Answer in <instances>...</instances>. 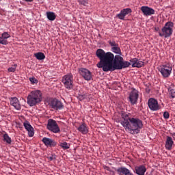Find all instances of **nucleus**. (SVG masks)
I'll use <instances>...</instances> for the list:
<instances>
[{
  "mask_svg": "<svg viewBox=\"0 0 175 175\" xmlns=\"http://www.w3.org/2000/svg\"><path fill=\"white\" fill-rule=\"evenodd\" d=\"M1 1H2V0H0V2H1Z\"/></svg>",
  "mask_w": 175,
  "mask_h": 175,
  "instance_id": "obj_39",
  "label": "nucleus"
},
{
  "mask_svg": "<svg viewBox=\"0 0 175 175\" xmlns=\"http://www.w3.org/2000/svg\"><path fill=\"white\" fill-rule=\"evenodd\" d=\"M59 146L62 147L63 150H69V148H70V144H68L66 142H60Z\"/></svg>",
  "mask_w": 175,
  "mask_h": 175,
  "instance_id": "obj_26",
  "label": "nucleus"
},
{
  "mask_svg": "<svg viewBox=\"0 0 175 175\" xmlns=\"http://www.w3.org/2000/svg\"><path fill=\"white\" fill-rule=\"evenodd\" d=\"M148 105L152 111H158V110L161 109V105L158 104V100H155V98H150L148 102Z\"/></svg>",
  "mask_w": 175,
  "mask_h": 175,
  "instance_id": "obj_11",
  "label": "nucleus"
},
{
  "mask_svg": "<svg viewBox=\"0 0 175 175\" xmlns=\"http://www.w3.org/2000/svg\"><path fill=\"white\" fill-rule=\"evenodd\" d=\"M108 43L111 47V51H112V53L118 54V55H122L121 48H120V45L116 42V41L110 40L108 41Z\"/></svg>",
  "mask_w": 175,
  "mask_h": 175,
  "instance_id": "obj_10",
  "label": "nucleus"
},
{
  "mask_svg": "<svg viewBox=\"0 0 175 175\" xmlns=\"http://www.w3.org/2000/svg\"><path fill=\"white\" fill-rule=\"evenodd\" d=\"M85 98H87L85 94H79L78 96V99H79V100H83V99H85Z\"/></svg>",
  "mask_w": 175,
  "mask_h": 175,
  "instance_id": "obj_32",
  "label": "nucleus"
},
{
  "mask_svg": "<svg viewBox=\"0 0 175 175\" xmlns=\"http://www.w3.org/2000/svg\"><path fill=\"white\" fill-rule=\"evenodd\" d=\"M105 169H106V170H107L108 172H110L111 173H112V174H114V171H111V170L110 169L109 167H106Z\"/></svg>",
  "mask_w": 175,
  "mask_h": 175,
  "instance_id": "obj_34",
  "label": "nucleus"
},
{
  "mask_svg": "<svg viewBox=\"0 0 175 175\" xmlns=\"http://www.w3.org/2000/svg\"><path fill=\"white\" fill-rule=\"evenodd\" d=\"M23 125L25 129H27V131H28V135L29 137H32L33 135H35V133L33 132V128L32 127V126H31V124L28 122H25Z\"/></svg>",
  "mask_w": 175,
  "mask_h": 175,
  "instance_id": "obj_22",
  "label": "nucleus"
},
{
  "mask_svg": "<svg viewBox=\"0 0 175 175\" xmlns=\"http://www.w3.org/2000/svg\"><path fill=\"white\" fill-rule=\"evenodd\" d=\"M49 161H54L55 159V156L48 157Z\"/></svg>",
  "mask_w": 175,
  "mask_h": 175,
  "instance_id": "obj_33",
  "label": "nucleus"
},
{
  "mask_svg": "<svg viewBox=\"0 0 175 175\" xmlns=\"http://www.w3.org/2000/svg\"><path fill=\"white\" fill-rule=\"evenodd\" d=\"M139 99V92L136 89H133L129 96V102L131 105H136Z\"/></svg>",
  "mask_w": 175,
  "mask_h": 175,
  "instance_id": "obj_9",
  "label": "nucleus"
},
{
  "mask_svg": "<svg viewBox=\"0 0 175 175\" xmlns=\"http://www.w3.org/2000/svg\"><path fill=\"white\" fill-rule=\"evenodd\" d=\"M79 3L80 5H83V6H87V5H88V1L85 0H81L79 1Z\"/></svg>",
  "mask_w": 175,
  "mask_h": 175,
  "instance_id": "obj_31",
  "label": "nucleus"
},
{
  "mask_svg": "<svg viewBox=\"0 0 175 175\" xmlns=\"http://www.w3.org/2000/svg\"><path fill=\"white\" fill-rule=\"evenodd\" d=\"M168 96L170 99H174L175 98V86L174 83H170L167 88Z\"/></svg>",
  "mask_w": 175,
  "mask_h": 175,
  "instance_id": "obj_21",
  "label": "nucleus"
},
{
  "mask_svg": "<svg viewBox=\"0 0 175 175\" xmlns=\"http://www.w3.org/2000/svg\"><path fill=\"white\" fill-rule=\"evenodd\" d=\"M34 57L38 59V61H43L44 58H46V55H44V53L42 52H38L34 54Z\"/></svg>",
  "mask_w": 175,
  "mask_h": 175,
  "instance_id": "obj_24",
  "label": "nucleus"
},
{
  "mask_svg": "<svg viewBox=\"0 0 175 175\" xmlns=\"http://www.w3.org/2000/svg\"><path fill=\"white\" fill-rule=\"evenodd\" d=\"M130 13H132V9H123L120 11L119 14L116 15V17L120 20H125V16H128V14H130Z\"/></svg>",
  "mask_w": 175,
  "mask_h": 175,
  "instance_id": "obj_13",
  "label": "nucleus"
},
{
  "mask_svg": "<svg viewBox=\"0 0 175 175\" xmlns=\"http://www.w3.org/2000/svg\"><path fill=\"white\" fill-rule=\"evenodd\" d=\"M122 118L121 125L131 135H137L140 133V130L143 129V121L140 118L133 116L131 113L122 115Z\"/></svg>",
  "mask_w": 175,
  "mask_h": 175,
  "instance_id": "obj_2",
  "label": "nucleus"
},
{
  "mask_svg": "<svg viewBox=\"0 0 175 175\" xmlns=\"http://www.w3.org/2000/svg\"><path fill=\"white\" fill-rule=\"evenodd\" d=\"M130 64H131L132 68H142L144 66V62L139 60L137 58L131 59Z\"/></svg>",
  "mask_w": 175,
  "mask_h": 175,
  "instance_id": "obj_15",
  "label": "nucleus"
},
{
  "mask_svg": "<svg viewBox=\"0 0 175 175\" xmlns=\"http://www.w3.org/2000/svg\"><path fill=\"white\" fill-rule=\"evenodd\" d=\"M174 144V142L173 141V138H172V137L167 136V138L165 140V147L166 150H168V151H170V150L173 148Z\"/></svg>",
  "mask_w": 175,
  "mask_h": 175,
  "instance_id": "obj_20",
  "label": "nucleus"
},
{
  "mask_svg": "<svg viewBox=\"0 0 175 175\" xmlns=\"http://www.w3.org/2000/svg\"><path fill=\"white\" fill-rule=\"evenodd\" d=\"M174 140H175V133H172Z\"/></svg>",
  "mask_w": 175,
  "mask_h": 175,
  "instance_id": "obj_36",
  "label": "nucleus"
},
{
  "mask_svg": "<svg viewBox=\"0 0 175 175\" xmlns=\"http://www.w3.org/2000/svg\"><path fill=\"white\" fill-rule=\"evenodd\" d=\"M49 106L53 110H62L64 109V104L57 98L49 99Z\"/></svg>",
  "mask_w": 175,
  "mask_h": 175,
  "instance_id": "obj_6",
  "label": "nucleus"
},
{
  "mask_svg": "<svg viewBox=\"0 0 175 175\" xmlns=\"http://www.w3.org/2000/svg\"><path fill=\"white\" fill-rule=\"evenodd\" d=\"M9 38H10V34L6 31L3 32L1 36H0V44H3L4 46L8 44L9 42L8 39H9Z\"/></svg>",
  "mask_w": 175,
  "mask_h": 175,
  "instance_id": "obj_17",
  "label": "nucleus"
},
{
  "mask_svg": "<svg viewBox=\"0 0 175 175\" xmlns=\"http://www.w3.org/2000/svg\"><path fill=\"white\" fill-rule=\"evenodd\" d=\"M42 94L40 90H33L31 91L27 96V105L32 107L33 106H36L42 102Z\"/></svg>",
  "mask_w": 175,
  "mask_h": 175,
  "instance_id": "obj_3",
  "label": "nucleus"
},
{
  "mask_svg": "<svg viewBox=\"0 0 175 175\" xmlns=\"http://www.w3.org/2000/svg\"><path fill=\"white\" fill-rule=\"evenodd\" d=\"M17 68V64H14V66H12V67H10L8 68V72H12L14 73V72H16V68Z\"/></svg>",
  "mask_w": 175,
  "mask_h": 175,
  "instance_id": "obj_28",
  "label": "nucleus"
},
{
  "mask_svg": "<svg viewBox=\"0 0 175 175\" xmlns=\"http://www.w3.org/2000/svg\"><path fill=\"white\" fill-rule=\"evenodd\" d=\"M25 1V2H33V0H23Z\"/></svg>",
  "mask_w": 175,
  "mask_h": 175,
  "instance_id": "obj_37",
  "label": "nucleus"
},
{
  "mask_svg": "<svg viewBox=\"0 0 175 175\" xmlns=\"http://www.w3.org/2000/svg\"><path fill=\"white\" fill-rule=\"evenodd\" d=\"M146 172H147V168H146V166L142 165L135 167L134 173L137 175H144L146 174Z\"/></svg>",
  "mask_w": 175,
  "mask_h": 175,
  "instance_id": "obj_19",
  "label": "nucleus"
},
{
  "mask_svg": "<svg viewBox=\"0 0 175 175\" xmlns=\"http://www.w3.org/2000/svg\"><path fill=\"white\" fill-rule=\"evenodd\" d=\"M3 140L4 142H6V143H8V144H12V138L9 137V135H8V133H5L3 135Z\"/></svg>",
  "mask_w": 175,
  "mask_h": 175,
  "instance_id": "obj_27",
  "label": "nucleus"
},
{
  "mask_svg": "<svg viewBox=\"0 0 175 175\" xmlns=\"http://www.w3.org/2000/svg\"><path fill=\"white\" fill-rule=\"evenodd\" d=\"M151 91V89L150 88H146V92L147 94H150V92Z\"/></svg>",
  "mask_w": 175,
  "mask_h": 175,
  "instance_id": "obj_35",
  "label": "nucleus"
},
{
  "mask_svg": "<svg viewBox=\"0 0 175 175\" xmlns=\"http://www.w3.org/2000/svg\"><path fill=\"white\" fill-rule=\"evenodd\" d=\"M47 129L53 133H59L61 132L58 124H57V122L53 119H49L48 120Z\"/></svg>",
  "mask_w": 175,
  "mask_h": 175,
  "instance_id": "obj_7",
  "label": "nucleus"
},
{
  "mask_svg": "<svg viewBox=\"0 0 175 175\" xmlns=\"http://www.w3.org/2000/svg\"><path fill=\"white\" fill-rule=\"evenodd\" d=\"M10 105L14 106L16 110H21V105L20 104L18 98H17L16 97L11 98Z\"/></svg>",
  "mask_w": 175,
  "mask_h": 175,
  "instance_id": "obj_18",
  "label": "nucleus"
},
{
  "mask_svg": "<svg viewBox=\"0 0 175 175\" xmlns=\"http://www.w3.org/2000/svg\"><path fill=\"white\" fill-rule=\"evenodd\" d=\"M77 131L81 132L82 135H87L88 133V126L85 123H82L77 128Z\"/></svg>",
  "mask_w": 175,
  "mask_h": 175,
  "instance_id": "obj_23",
  "label": "nucleus"
},
{
  "mask_svg": "<svg viewBox=\"0 0 175 175\" xmlns=\"http://www.w3.org/2000/svg\"><path fill=\"white\" fill-rule=\"evenodd\" d=\"M62 83H63L66 90H73V75L67 74L62 77Z\"/></svg>",
  "mask_w": 175,
  "mask_h": 175,
  "instance_id": "obj_5",
  "label": "nucleus"
},
{
  "mask_svg": "<svg viewBox=\"0 0 175 175\" xmlns=\"http://www.w3.org/2000/svg\"><path fill=\"white\" fill-rule=\"evenodd\" d=\"M46 16L48 20H49L50 21H54V20H55L57 17L55 16V14L51 12H46Z\"/></svg>",
  "mask_w": 175,
  "mask_h": 175,
  "instance_id": "obj_25",
  "label": "nucleus"
},
{
  "mask_svg": "<svg viewBox=\"0 0 175 175\" xmlns=\"http://www.w3.org/2000/svg\"><path fill=\"white\" fill-rule=\"evenodd\" d=\"M173 27H174L173 22H167L162 27L161 31H158L159 36L161 38H170V36L173 35Z\"/></svg>",
  "mask_w": 175,
  "mask_h": 175,
  "instance_id": "obj_4",
  "label": "nucleus"
},
{
  "mask_svg": "<svg viewBox=\"0 0 175 175\" xmlns=\"http://www.w3.org/2000/svg\"><path fill=\"white\" fill-rule=\"evenodd\" d=\"M154 29H155V31H159V27H156Z\"/></svg>",
  "mask_w": 175,
  "mask_h": 175,
  "instance_id": "obj_38",
  "label": "nucleus"
},
{
  "mask_svg": "<svg viewBox=\"0 0 175 175\" xmlns=\"http://www.w3.org/2000/svg\"><path fill=\"white\" fill-rule=\"evenodd\" d=\"M42 142L46 147H55L57 146V142L51 138L44 137Z\"/></svg>",
  "mask_w": 175,
  "mask_h": 175,
  "instance_id": "obj_14",
  "label": "nucleus"
},
{
  "mask_svg": "<svg viewBox=\"0 0 175 175\" xmlns=\"http://www.w3.org/2000/svg\"><path fill=\"white\" fill-rule=\"evenodd\" d=\"M80 75L83 77L84 80L90 81L92 79V73L88 69L81 68L80 70Z\"/></svg>",
  "mask_w": 175,
  "mask_h": 175,
  "instance_id": "obj_12",
  "label": "nucleus"
},
{
  "mask_svg": "<svg viewBox=\"0 0 175 175\" xmlns=\"http://www.w3.org/2000/svg\"><path fill=\"white\" fill-rule=\"evenodd\" d=\"M169 117H170V114L169 113V112L165 111L163 113V118H165V120H167L169 119Z\"/></svg>",
  "mask_w": 175,
  "mask_h": 175,
  "instance_id": "obj_30",
  "label": "nucleus"
},
{
  "mask_svg": "<svg viewBox=\"0 0 175 175\" xmlns=\"http://www.w3.org/2000/svg\"><path fill=\"white\" fill-rule=\"evenodd\" d=\"M29 81L31 83V84H38V80L33 77H30Z\"/></svg>",
  "mask_w": 175,
  "mask_h": 175,
  "instance_id": "obj_29",
  "label": "nucleus"
},
{
  "mask_svg": "<svg viewBox=\"0 0 175 175\" xmlns=\"http://www.w3.org/2000/svg\"><path fill=\"white\" fill-rule=\"evenodd\" d=\"M96 55L100 59L97 64L98 68H103V72H114L121 70L131 66V62L124 61V57L120 55L113 54L111 52H105L99 49L96 52Z\"/></svg>",
  "mask_w": 175,
  "mask_h": 175,
  "instance_id": "obj_1",
  "label": "nucleus"
},
{
  "mask_svg": "<svg viewBox=\"0 0 175 175\" xmlns=\"http://www.w3.org/2000/svg\"><path fill=\"white\" fill-rule=\"evenodd\" d=\"M141 10L144 16H152V14H155V10L147 6H142Z\"/></svg>",
  "mask_w": 175,
  "mask_h": 175,
  "instance_id": "obj_16",
  "label": "nucleus"
},
{
  "mask_svg": "<svg viewBox=\"0 0 175 175\" xmlns=\"http://www.w3.org/2000/svg\"><path fill=\"white\" fill-rule=\"evenodd\" d=\"M159 72L161 74V76L164 77V79H167V77H169L170 75H172V66L168 65H163L160 66L159 68Z\"/></svg>",
  "mask_w": 175,
  "mask_h": 175,
  "instance_id": "obj_8",
  "label": "nucleus"
}]
</instances>
